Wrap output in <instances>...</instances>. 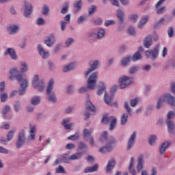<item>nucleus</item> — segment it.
<instances>
[{"label": "nucleus", "mask_w": 175, "mask_h": 175, "mask_svg": "<svg viewBox=\"0 0 175 175\" xmlns=\"http://www.w3.org/2000/svg\"><path fill=\"white\" fill-rule=\"evenodd\" d=\"M107 132L105 131L100 139L101 143H105V146L99 148L100 152L102 154H106L107 151H111L114 148V144L116 143V139L114 137H109Z\"/></svg>", "instance_id": "nucleus-1"}, {"label": "nucleus", "mask_w": 175, "mask_h": 175, "mask_svg": "<svg viewBox=\"0 0 175 175\" xmlns=\"http://www.w3.org/2000/svg\"><path fill=\"white\" fill-rule=\"evenodd\" d=\"M98 77L99 72L98 71L92 73L88 79V85L83 86L79 89V94H84V92H87L88 90H95Z\"/></svg>", "instance_id": "nucleus-2"}, {"label": "nucleus", "mask_w": 175, "mask_h": 175, "mask_svg": "<svg viewBox=\"0 0 175 175\" xmlns=\"http://www.w3.org/2000/svg\"><path fill=\"white\" fill-rule=\"evenodd\" d=\"M53 90H54V79H51L48 82V85L46 89L47 101L51 102V103H57L58 100L57 98V96H55V92H54Z\"/></svg>", "instance_id": "nucleus-3"}, {"label": "nucleus", "mask_w": 175, "mask_h": 175, "mask_svg": "<svg viewBox=\"0 0 175 175\" xmlns=\"http://www.w3.org/2000/svg\"><path fill=\"white\" fill-rule=\"evenodd\" d=\"M124 107L126 112L124 113L120 118L121 125H126L128 124V117L132 116V109L129 107V103L128 101L124 102Z\"/></svg>", "instance_id": "nucleus-4"}, {"label": "nucleus", "mask_w": 175, "mask_h": 175, "mask_svg": "<svg viewBox=\"0 0 175 175\" xmlns=\"http://www.w3.org/2000/svg\"><path fill=\"white\" fill-rule=\"evenodd\" d=\"M27 142V132L25 130L22 129L19 131L18 135V138L16 142V148H21Z\"/></svg>", "instance_id": "nucleus-5"}, {"label": "nucleus", "mask_w": 175, "mask_h": 175, "mask_svg": "<svg viewBox=\"0 0 175 175\" xmlns=\"http://www.w3.org/2000/svg\"><path fill=\"white\" fill-rule=\"evenodd\" d=\"M92 132H94L92 129L90 130L88 129H84L83 133L84 139L89 142V144L91 147H94V144H95V139L92 135Z\"/></svg>", "instance_id": "nucleus-6"}, {"label": "nucleus", "mask_w": 175, "mask_h": 175, "mask_svg": "<svg viewBox=\"0 0 175 175\" xmlns=\"http://www.w3.org/2000/svg\"><path fill=\"white\" fill-rule=\"evenodd\" d=\"M90 68L85 72V77L87 78L92 73V72L96 70L100 65V61L99 60H92L89 62Z\"/></svg>", "instance_id": "nucleus-7"}, {"label": "nucleus", "mask_w": 175, "mask_h": 175, "mask_svg": "<svg viewBox=\"0 0 175 175\" xmlns=\"http://www.w3.org/2000/svg\"><path fill=\"white\" fill-rule=\"evenodd\" d=\"M101 122L104 124H109L110 122L109 131H113L116 128V125H117V118L114 116L109 117L107 115H105L103 117Z\"/></svg>", "instance_id": "nucleus-8"}, {"label": "nucleus", "mask_w": 175, "mask_h": 175, "mask_svg": "<svg viewBox=\"0 0 175 175\" xmlns=\"http://www.w3.org/2000/svg\"><path fill=\"white\" fill-rule=\"evenodd\" d=\"M145 54L146 58H151L153 61L157 59L159 55V44L156 45L151 51H146Z\"/></svg>", "instance_id": "nucleus-9"}, {"label": "nucleus", "mask_w": 175, "mask_h": 175, "mask_svg": "<svg viewBox=\"0 0 175 175\" xmlns=\"http://www.w3.org/2000/svg\"><path fill=\"white\" fill-rule=\"evenodd\" d=\"M118 83L120 88L124 90V88H127L132 84V78L123 76L119 79Z\"/></svg>", "instance_id": "nucleus-10"}, {"label": "nucleus", "mask_w": 175, "mask_h": 175, "mask_svg": "<svg viewBox=\"0 0 175 175\" xmlns=\"http://www.w3.org/2000/svg\"><path fill=\"white\" fill-rule=\"evenodd\" d=\"M137 139V131H134L131 133L127 142V150L129 151H130V150H132V148H133V146H135V143H136Z\"/></svg>", "instance_id": "nucleus-11"}, {"label": "nucleus", "mask_w": 175, "mask_h": 175, "mask_svg": "<svg viewBox=\"0 0 175 175\" xmlns=\"http://www.w3.org/2000/svg\"><path fill=\"white\" fill-rule=\"evenodd\" d=\"M24 16L27 18H31V14H32V12H33V7L32 4L28 1L24 2Z\"/></svg>", "instance_id": "nucleus-12"}, {"label": "nucleus", "mask_w": 175, "mask_h": 175, "mask_svg": "<svg viewBox=\"0 0 175 175\" xmlns=\"http://www.w3.org/2000/svg\"><path fill=\"white\" fill-rule=\"evenodd\" d=\"M29 135L27 138V143H28V144L32 143V142H35L36 139V126H30L29 129Z\"/></svg>", "instance_id": "nucleus-13"}, {"label": "nucleus", "mask_w": 175, "mask_h": 175, "mask_svg": "<svg viewBox=\"0 0 175 175\" xmlns=\"http://www.w3.org/2000/svg\"><path fill=\"white\" fill-rule=\"evenodd\" d=\"M10 76L9 77L10 80H21L23 75L21 72L18 71V70L16 68H11L9 71Z\"/></svg>", "instance_id": "nucleus-14"}, {"label": "nucleus", "mask_w": 175, "mask_h": 175, "mask_svg": "<svg viewBox=\"0 0 175 175\" xmlns=\"http://www.w3.org/2000/svg\"><path fill=\"white\" fill-rule=\"evenodd\" d=\"M57 42V38H55V36L54 33H51L48 36L46 39L44 40V44L47 46V47H53L55 42Z\"/></svg>", "instance_id": "nucleus-15"}, {"label": "nucleus", "mask_w": 175, "mask_h": 175, "mask_svg": "<svg viewBox=\"0 0 175 175\" xmlns=\"http://www.w3.org/2000/svg\"><path fill=\"white\" fill-rule=\"evenodd\" d=\"M37 49L38 51V54L42 57L43 59H46V58H49L50 57V52L49 51H46L43 45L39 44L37 45Z\"/></svg>", "instance_id": "nucleus-16"}, {"label": "nucleus", "mask_w": 175, "mask_h": 175, "mask_svg": "<svg viewBox=\"0 0 175 175\" xmlns=\"http://www.w3.org/2000/svg\"><path fill=\"white\" fill-rule=\"evenodd\" d=\"M4 55H10L11 59H14L16 61L18 59V56L17 55V53L16 50L13 48H7L4 51Z\"/></svg>", "instance_id": "nucleus-17"}, {"label": "nucleus", "mask_w": 175, "mask_h": 175, "mask_svg": "<svg viewBox=\"0 0 175 175\" xmlns=\"http://www.w3.org/2000/svg\"><path fill=\"white\" fill-rule=\"evenodd\" d=\"M7 32H8L9 35H16L18 31H20V25L12 24L10 25L6 28Z\"/></svg>", "instance_id": "nucleus-18"}, {"label": "nucleus", "mask_w": 175, "mask_h": 175, "mask_svg": "<svg viewBox=\"0 0 175 175\" xmlns=\"http://www.w3.org/2000/svg\"><path fill=\"white\" fill-rule=\"evenodd\" d=\"M170 146H172V142L170 141L163 142L159 147V153L161 155H165V154H166V150H167Z\"/></svg>", "instance_id": "nucleus-19"}, {"label": "nucleus", "mask_w": 175, "mask_h": 175, "mask_svg": "<svg viewBox=\"0 0 175 175\" xmlns=\"http://www.w3.org/2000/svg\"><path fill=\"white\" fill-rule=\"evenodd\" d=\"M116 159L112 158L109 159L106 166V173H111L113 170L116 167Z\"/></svg>", "instance_id": "nucleus-20"}, {"label": "nucleus", "mask_w": 175, "mask_h": 175, "mask_svg": "<svg viewBox=\"0 0 175 175\" xmlns=\"http://www.w3.org/2000/svg\"><path fill=\"white\" fill-rule=\"evenodd\" d=\"M149 18L150 16L148 15L143 16L137 25L138 29H143V28H144V25L148 23Z\"/></svg>", "instance_id": "nucleus-21"}, {"label": "nucleus", "mask_w": 175, "mask_h": 175, "mask_svg": "<svg viewBox=\"0 0 175 175\" xmlns=\"http://www.w3.org/2000/svg\"><path fill=\"white\" fill-rule=\"evenodd\" d=\"M165 124L167 125L168 133L170 135H174L175 132V124L173 120H165Z\"/></svg>", "instance_id": "nucleus-22"}, {"label": "nucleus", "mask_w": 175, "mask_h": 175, "mask_svg": "<svg viewBox=\"0 0 175 175\" xmlns=\"http://www.w3.org/2000/svg\"><path fill=\"white\" fill-rule=\"evenodd\" d=\"M11 111L12 107H10V105H4L1 109V114L3 116V118H5V120L8 119V115L9 114V113H11Z\"/></svg>", "instance_id": "nucleus-23"}, {"label": "nucleus", "mask_w": 175, "mask_h": 175, "mask_svg": "<svg viewBox=\"0 0 175 175\" xmlns=\"http://www.w3.org/2000/svg\"><path fill=\"white\" fill-rule=\"evenodd\" d=\"M103 94H105V95L107 94L106 92V84L103 81H100L98 83V90L97 92V95L100 96Z\"/></svg>", "instance_id": "nucleus-24"}, {"label": "nucleus", "mask_w": 175, "mask_h": 175, "mask_svg": "<svg viewBox=\"0 0 175 175\" xmlns=\"http://www.w3.org/2000/svg\"><path fill=\"white\" fill-rule=\"evenodd\" d=\"M76 68V62H71L63 66L62 70L64 73L70 72Z\"/></svg>", "instance_id": "nucleus-25"}, {"label": "nucleus", "mask_w": 175, "mask_h": 175, "mask_svg": "<svg viewBox=\"0 0 175 175\" xmlns=\"http://www.w3.org/2000/svg\"><path fill=\"white\" fill-rule=\"evenodd\" d=\"M33 87L38 90V92H43V91H44V81L40 80L38 83H36Z\"/></svg>", "instance_id": "nucleus-26"}, {"label": "nucleus", "mask_w": 175, "mask_h": 175, "mask_svg": "<svg viewBox=\"0 0 175 175\" xmlns=\"http://www.w3.org/2000/svg\"><path fill=\"white\" fill-rule=\"evenodd\" d=\"M105 35H106V30L103 28L98 29L97 33H96L97 40H102L105 38Z\"/></svg>", "instance_id": "nucleus-27"}, {"label": "nucleus", "mask_w": 175, "mask_h": 175, "mask_svg": "<svg viewBox=\"0 0 175 175\" xmlns=\"http://www.w3.org/2000/svg\"><path fill=\"white\" fill-rule=\"evenodd\" d=\"M117 17L119 20L120 24H122L125 21V13L122 12V10L118 9L117 11Z\"/></svg>", "instance_id": "nucleus-28"}, {"label": "nucleus", "mask_w": 175, "mask_h": 175, "mask_svg": "<svg viewBox=\"0 0 175 175\" xmlns=\"http://www.w3.org/2000/svg\"><path fill=\"white\" fill-rule=\"evenodd\" d=\"M99 169V164H95L92 167H87L84 170L85 173H94V172H98Z\"/></svg>", "instance_id": "nucleus-29"}, {"label": "nucleus", "mask_w": 175, "mask_h": 175, "mask_svg": "<svg viewBox=\"0 0 175 175\" xmlns=\"http://www.w3.org/2000/svg\"><path fill=\"white\" fill-rule=\"evenodd\" d=\"M113 96H109L107 93H105L104 96V100L106 105H108L109 106H113Z\"/></svg>", "instance_id": "nucleus-30"}, {"label": "nucleus", "mask_w": 175, "mask_h": 175, "mask_svg": "<svg viewBox=\"0 0 175 175\" xmlns=\"http://www.w3.org/2000/svg\"><path fill=\"white\" fill-rule=\"evenodd\" d=\"M135 165V158L133 157H131V160H130V165H129V172L133 174V175H137V173H136V170H135L133 168V166Z\"/></svg>", "instance_id": "nucleus-31"}, {"label": "nucleus", "mask_w": 175, "mask_h": 175, "mask_svg": "<svg viewBox=\"0 0 175 175\" xmlns=\"http://www.w3.org/2000/svg\"><path fill=\"white\" fill-rule=\"evenodd\" d=\"M40 96H35L31 98L30 103L32 106H38V105H40Z\"/></svg>", "instance_id": "nucleus-32"}, {"label": "nucleus", "mask_w": 175, "mask_h": 175, "mask_svg": "<svg viewBox=\"0 0 175 175\" xmlns=\"http://www.w3.org/2000/svg\"><path fill=\"white\" fill-rule=\"evenodd\" d=\"M152 44V38L151 36L146 37L144 40V46L146 49H150Z\"/></svg>", "instance_id": "nucleus-33"}, {"label": "nucleus", "mask_w": 175, "mask_h": 175, "mask_svg": "<svg viewBox=\"0 0 175 175\" xmlns=\"http://www.w3.org/2000/svg\"><path fill=\"white\" fill-rule=\"evenodd\" d=\"M87 39L89 42H95L96 39V33L94 31H91L88 33Z\"/></svg>", "instance_id": "nucleus-34"}, {"label": "nucleus", "mask_w": 175, "mask_h": 175, "mask_svg": "<svg viewBox=\"0 0 175 175\" xmlns=\"http://www.w3.org/2000/svg\"><path fill=\"white\" fill-rule=\"evenodd\" d=\"M18 81L21 88H27L28 85H29V82L28 81V79H24L22 76L21 80H17Z\"/></svg>", "instance_id": "nucleus-35"}, {"label": "nucleus", "mask_w": 175, "mask_h": 175, "mask_svg": "<svg viewBox=\"0 0 175 175\" xmlns=\"http://www.w3.org/2000/svg\"><path fill=\"white\" fill-rule=\"evenodd\" d=\"M81 157H83V153L82 152H77L71 156H69L68 159H70V161H77L79 159H81Z\"/></svg>", "instance_id": "nucleus-36"}, {"label": "nucleus", "mask_w": 175, "mask_h": 175, "mask_svg": "<svg viewBox=\"0 0 175 175\" xmlns=\"http://www.w3.org/2000/svg\"><path fill=\"white\" fill-rule=\"evenodd\" d=\"M96 9H98V7L95 5H92L88 8V12L89 16H94L95 14V12H96Z\"/></svg>", "instance_id": "nucleus-37"}, {"label": "nucleus", "mask_w": 175, "mask_h": 175, "mask_svg": "<svg viewBox=\"0 0 175 175\" xmlns=\"http://www.w3.org/2000/svg\"><path fill=\"white\" fill-rule=\"evenodd\" d=\"M143 162H144L143 157L140 156L138 159L137 165V170L138 173H140V171L142 170V169H143Z\"/></svg>", "instance_id": "nucleus-38"}, {"label": "nucleus", "mask_w": 175, "mask_h": 175, "mask_svg": "<svg viewBox=\"0 0 175 175\" xmlns=\"http://www.w3.org/2000/svg\"><path fill=\"white\" fill-rule=\"evenodd\" d=\"M81 3H83V1L79 0L78 1H76L73 6L77 10L75 11V13H77V12H80L81 10Z\"/></svg>", "instance_id": "nucleus-39"}, {"label": "nucleus", "mask_w": 175, "mask_h": 175, "mask_svg": "<svg viewBox=\"0 0 175 175\" xmlns=\"http://www.w3.org/2000/svg\"><path fill=\"white\" fill-rule=\"evenodd\" d=\"M175 118V108L174 111H170L167 113V119L166 121H172V120Z\"/></svg>", "instance_id": "nucleus-40"}, {"label": "nucleus", "mask_w": 175, "mask_h": 175, "mask_svg": "<svg viewBox=\"0 0 175 175\" xmlns=\"http://www.w3.org/2000/svg\"><path fill=\"white\" fill-rule=\"evenodd\" d=\"M132 61H139V59H143V55L140 53L139 51H137L131 57Z\"/></svg>", "instance_id": "nucleus-41"}, {"label": "nucleus", "mask_w": 175, "mask_h": 175, "mask_svg": "<svg viewBox=\"0 0 175 175\" xmlns=\"http://www.w3.org/2000/svg\"><path fill=\"white\" fill-rule=\"evenodd\" d=\"M21 73H26V72H28V64L25 62H23L21 63Z\"/></svg>", "instance_id": "nucleus-42"}, {"label": "nucleus", "mask_w": 175, "mask_h": 175, "mask_svg": "<svg viewBox=\"0 0 175 175\" xmlns=\"http://www.w3.org/2000/svg\"><path fill=\"white\" fill-rule=\"evenodd\" d=\"M86 109L90 111H95V106L93 105L92 103H91V100H90L86 101Z\"/></svg>", "instance_id": "nucleus-43"}, {"label": "nucleus", "mask_w": 175, "mask_h": 175, "mask_svg": "<svg viewBox=\"0 0 175 175\" xmlns=\"http://www.w3.org/2000/svg\"><path fill=\"white\" fill-rule=\"evenodd\" d=\"M14 133H16V130H11L6 135L7 139L8 142H11L13 140V137H14Z\"/></svg>", "instance_id": "nucleus-44"}, {"label": "nucleus", "mask_w": 175, "mask_h": 175, "mask_svg": "<svg viewBox=\"0 0 175 175\" xmlns=\"http://www.w3.org/2000/svg\"><path fill=\"white\" fill-rule=\"evenodd\" d=\"M164 102H166L165 100V97L163 96H161L157 101V109H158V110H159V109L162 107Z\"/></svg>", "instance_id": "nucleus-45"}, {"label": "nucleus", "mask_w": 175, "mask_h": 175, "mask_svg": "<svg viewBox=\"0 0 175 175\" xmlns=\"http://www.w3.org/2000/svg\"><path fill=\"white\" fill-rule=\"evenodd\" d=\"M73 43H75V38H68L64 42L65 47H70Z\"/></svg>", "instance_id": "nucleus-46"}, {"label": "nucleus", "mask_w": 175, "mask_h": 175, "mask_svg": "<svg viewBox=\"0 0 175 175\" xmlns=\"http://www.w3.org/2000/svg\"><path fill=\"white\" fill-rule=\"evenodd\" d=\"M131 59L132 57L131 56H126L122 59L121 64L123 66H126V65L131 62Z\"/></svg>", "instance_id": "nucleus-47"}, {"label": "nucleus", "mask_w": 175, "mask_h": 175, "mask_svg": "<svg viewBox=\"0 0 175 175\" xmlns=\"http://www.w3.org/2000/svg\"><path fill=\"white\" fill-rule=\"evenodd\" d=\"M127 33L130 36H135V35H136V30L135 29V27L129 26L127 29Z\"/></svg>", "instance_id": "nucleus-48"}, {"label": "nucleus", "mask_w": 175, "mask_h": 175, "mask_svg": "<svg viewBox=\"0 0 175 175\" xmlns=\"http://www.w3.org/2000/svg\"><path fill=\"white\" fill-rule=\"evenodd\" d=\"M92 23L96 27H99V25H102V24H103V19L102 18H97L93 19Z\"/></svg>", "instance_id": "nucleus-49"}, {"label": "nucleus", "mask_w": 175, "mask_h": 175, "mask_svg": "<svg viewBox=\"0 0 175 175\" xmlns=\"http://www.w3.org/2000/svg\"><path fill=\"white\" fill-rule=\"evenodd\" d=\"M157 139H158V137H157V135H153L149 137L148 142H149L150 146H154L155 144V142H157Z\"/></svg>", "instance_id": "nucleus-50"}, {"label": "nucleus", "mask_w": 175, "mask_h": 175, "mask_svg": "<svg viewBox=\"0 0 175 175\" xmlns=\"http://www.w3.org/2000/svg\"><path fill=\"white\" fill-rule=\"evenodd\" d=\"M42 13L44 16H49L50 13V7L47 5H44Z\"/></svg>", "instance_id": "nucleus-51"}, {"label": "nucleus", "mask_w": 175, "mask_h": 175, "mask_svg": "<svg viewBox=\"0 0 175 175\" xmlns=\"http://www.w3.org/2000/svg\"><path fill=\"white\" fill-rule=\"evenodd\" d=\"M162 25H165V18H161L159 21L154 23V28H159V27H162Z\"/></svg>", "instance_id": "nucleus-52"}, {"label": "nucleus", "mask_w": 175, "mask_h": 175, "mask_svg": "<svg viewBox=\"0 0 175 175\" xmlns=\"http://www.w3.org/2000/svg\"><path fill=\"white\" fill-rule=\"evenodd\" d=\"M21 107V103L20 100H17L14 104V109L16 113H18L20 111V109Z\"/></svg>", "instance_id": "nucleus-53"}, {"label": "nucleus", "mask_w": 175, "mask_h": 175, "mask_svg": "<svg viewBox=\"0 0 175 175\" xmlns=\"http://www.w3.org/2000/svg\"><path fill=\"white\" fill-rule=\"evenodd\" d=\"M139 70H140V67L139 66H134L129 69V73L130 75H135Z\"/></svg>", "instance_id": "nucleus-54"}, {"label": "nucleus", "mask_w": 175, "mask_h": 175, "mask_svg": "<svg viewBox=\"0 0 175 175\" xmlns=\"http://www.w3.org/2000/svg\"><path fill=\"white\" fill-rule=\"evenodd\" d=\"M152 68V66H151V64H146L142 66V70L144 72H150V70H151Z\"/></svg>", "instance_id": "nucleus-55"}, {"label": "nucleus", "mask_w": 175, "mask_h": 175, "mask_svg": "<svg viewBox=\"0 0 175 175\" xmlns=\"http://www.w3.org/2000/svg\"><path fill=\"white\" fill-rule=\"evenodd\" d=\"M62 44L61 43H58L57 44L54 49H53V53L54 54H58V53H59V51H61V47H62Z\"/></svg>", "instance_id": "nucleus-56"}, {"label": "nucleus", "mask_w": 175, "mask_h": 175, "mask_svg": "<svg viewBox=\"0 0 175 175\" xmlns=\"http://www.w3.org/2000/svg\"><path fill=\"white\" fill-rule=\"evenodd\" d=\"M39 81H40V80H39V75H34L33 77L32 81H31V84H32L33 87L36 84H38L39 83Z\"/></svg>", "instance_id": "nucleus-57"}, {"label": "nucleus", "mask_w": 175, "mask_h": 175, "mask_svg": "<svg viewBox=\"0 0 175 175\" xmlns=\"http://www.w3.org/2000/svg\"><path fill=\"white\" fill-rule=\"evenodd\" d=\"M55 173H62L65 174V173H66V170H65V168L62 165H59L55 169Z\"/></svg>", "instance_id": "nucleus-58"}, {"label": "nucleus", "mask_w": 175, "mask_h": 175, "mask_svg": "<svg viewBox=\"0 0 175 175\" xmlns=\"http://www.w3.org/2000/svg\"><path fill=\"white\" fill-rule=\"evenodd\" d=\"M166 12V7H159L156 8V13L158 14H163Z\"/></svg>", "instance_id": "nucleus-59"}, {"label": "nucleus", "mask_w": 175, "mask_h": 175, "mask_svg": "<svg viewBox=\"0 0 175 175\" xmlns=\"http://www.w3.org/2000/svg\"><path fill=\"white\" fill-rule=\"evenodd\" d=\"M116 24V21L114 20H107L105 22V27H110V25H114Z\"/></svg>", "instance_id": "nucleus-60"}, {"label": "nucleus", "mask_w": 175, "mask_h": 175, "mask_svg": "<svg viewBox=\"0 0 175 175\" xmlns=\"http://www.w3.org/2000/svg\"><path fill=\"white\" fill-rule=\"evenodd\" d=\"M35 111V107L33 105H29L26 107V111L27 113H33Z\"/></svg>", "instance_id": "nucleus-61"}, {"label": "nucleus", "mask_w": 175, "mask_h": 175, "mask_svg": "<svg viewBox=\"0 0 175 175\" xmlns=\"http://www.w3.org/2000/svg\"><path fill=\"white\" fill-rule=\"evenodd\" d=\"M86 161H88V163H94V161H95V157L92 155H88L85 158Z\"/></svg>", "instance_id": "nucleus-62"}, {"label": "nucleus", "mask_w": 175, "mask_h": 175, "mask_svg": "<svg viewBox=\"0 0 175 175\" xmlns=\"http://www.w3.org/2000/svg\"><path fill=\"white\" fill-rule=\"evenodd\" d=\"M0 98L1 102H5V100H8V93H1Z\"/></svg>", "instance_id": "nucleus-63"}, {"label": "nucleus", "mask_w": 175, "mask_h": 175, "mask_svg": "<svg viewBox=\"0 0 175 175\" xmlns=\"http://www.w3.org/2000/svg\"><path fill=\"white\" fill-rule=\"evenodd\" d=\"M85 21V16H81L77 19V24L81 25Z\"/></svg>", "instance_id": "nucleus-64"}]
</instances>
